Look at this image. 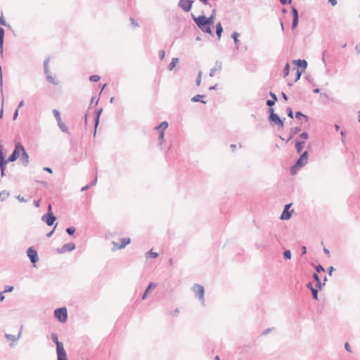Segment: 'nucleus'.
Here are the masks:
<instances>
[{"label":"nucleus","instance_id":"f257e3e1","mask_svg":"<svg viewBox=\"0 0 360 360\" xmlns=\"http://www.w3.org/2000/svg\"><path fill=\"white\" fill-rule=\"evenodd\" d=\"M53 342L56 345L57 360H68L67 353L63 344L58 340V335L52 333L51 335Z\"/></svg>","mask_w":360,"mask_h":360},{"label":"nucleus","instance_id":"f03ea898","mask_svg":"<svg viewBox=\"0 0 360 360\" xmlns=\"http://www.w3.org/2000/svg\"><path fill=\"white\" fill-rule=\"evenodd\" d=\"M193 19L198 27L204 32L212 34L211 25L206 22L205 15H200L198 17H195L193 15Z\"/></svg>","mask_w":360,"mask_h":360},{"label":"nucleus","instance_id":"7ed1b4c3","mask_svg":"<svg viewBox=\"0 0 360 360\" xmlns=\"http://www.w3.org/2000/svg\"><path fill=\"white\" fill-rule=\"evenodd\" d=\"M192 291L195 294L196 297L199 298L202 305L205 304V290L204 288L199 284H194L191 288Z\"/></svg>","mask_w":360,"mask_h":360},{"label":"nucleus","instance_id":"20e7f679","mask_svg":"<svg viewBox=\"0 0 360 360\" xmlns=\"http://www.w3.org/2000/svg\"><path fill=\"white\" fill-rule=\"evenodd\" d=\"M54 315L60 322L64 323L68 319L67 309L65 307L56 309L54 311Z\"/></svg>","mask_w":360,"mask_h":360},{"label":"nucleus","instance_id":"39448f33","mask_svg":"<svg viewBox=\"0 0 360 360\" xmlns=\"http://www.w3.org/2000/svg\"><path fill=\"white\" fill-rule=\"evenodd\" d=\"M21 150H22V145L20 143H15L14 150L8 158V161H15L20 156Z\"/></svg>","mask_w":360,"mask_h":360},{"label":"nucleus","instance_id":"423d86ee","mask_svg":"<svg viewBox=\"0 0 360 360\" xmlns=\"http://www.w3.org/2000/svg\"><path fill=\"white\" fill-rule=\"evenodd\" d=\"M120 240H121V243L120 245L117 243L112 241V244H113L112 250L113 251L124 248L131 242V239L129 238H121Z\"/></svg>","mask_w":360,"mask_h":360},{"label":"nucleus","instance_id":"0eeeda50","mask_svg":"<svg viewBox=\"0 0 360 360\" xmlns=\"http://www.w3.org/2000/svg\"><path fill=\"white\" fill-rule=\"evenodd\" d=\"M27 255L32 264H35L38 262L39 257L37 252L33 248L30 247L27 250Z\"/></svg>","mask_w":360,"mask_h":360},{"label":"nucleus","instance_id":"6e6552de","mask_svg":"<svg viewBox=\"0 0 360 360\" xmlns=\"http://www.w3.org/2000/svg\"><path fill=\"white\" fill-rule=\"evenodd\" d=\"M193 2L191 0H180L178 5L184 11L188 12L192 8Z\"/></svg>","mask_w":360,"mask_h":360},{"label":"nucleus","instance_id":"1a4fd4ad","mask_svg":"<svg viewBox=\"0 0 360 360\" xmlns=\"http://www.w3.org/2000/svg\"><path fill=\"white\" fill-rule=\"evenodd\" d=\"M56 220V217L53 214H46L41 217V221L46 222L48 226H52Z\"/></svg>","mask_w":360,"mask_h":360},{"label":"nucleus","instance_id":"9d476101","mask_svg":"<svg viewBox=\"0 0 360 360\" xmlns=\"http://www.w3.org/2000/svg\"><path fill=\"white\" fill-rule=\"evenodd\" d=\"M269 121L271 123H274V124L278 125L281 128L283 127V122L276 113H272V115H269Z\"/></svg>","mask_w":360,"mask_h":360},{"label":"nucleus","instance_id":"9b49d317","mask_svg":"<svg viewBox=\"0 0 360 360\" xmlns=\"http://www.w3.org/2000/svg\"><path fill=\"white\" fill-rule=\"evenodd\" d=\"M75 249V245L73 243H68L63 245L60 248L57 249V252L60 254L67 251H72Z\"/></svg>","mask_w":360,"mask_h":360},{"label":"nucleus","instance_id":"f8f14e48","mask_svg":"<svg viewBox=\"0 0 360 360\" xmlns=\"http://www.w3.org/2000/svg\"><path fill=\"white\" fill-rule=\"evenodd\" d=\"M308 161V152L304 151L300 158L296 162V166L297 167H303L307 163Z\"/></svg>","mask_w":360,"mask_h":360},{"label":"nucleus","instance_id":"ddd939ff","mask_svg":"<svg viewBox=\"0 0 360 360\" xmlns=\"http://www.w3.org/2000/svg\"><path fill=\"white\" fill-rule=\"evenodd\" d=\"M292 14L293 16V19H292L291 28L293 30L297 26L298 21H299L298 11L295 7H292Z\"/></svg>","mask_w":360,"mask_h":360},{"label":"nucleus","instance_id":"4468645a","mask_svg":"<svg viewBox=\"0 0 360 360\" xmlns=\"http://www.w3.org/2000/svg\"><path fill=\"white\" fill-rule=\"evenodd\" d=\"M20 161L24 166H27L29 163V155L22 146V150L20 151Z\"/></svg>","mask_w":360,"mask_h":360},{"label":"nucleus","instance_id":"2eb2a0df","mask_svg":"<svg viewBox=\"0 0 360 360\" xmlns=\"http://www.w3.org/2000/svg\"><path fill=\"white\" fill-rule=\"evenodd\" d=\"M291 206V204L286 205L285 206L284 210L283 211L280 219L282 220H288L291 217V212L288 211L289 207Z\"/></svg>","mask_w":360,"mask_h":360},{"label":"nucleus","instance_id":"dca6fc26","mask_svg":"<svg viewBox=\"0 0 360 360\" xmlns=\"http://www.w3.org/2000/svg\"><path fill=\"white\" fill-rule=\"evenodd\" d=\"M222 70V63L219 61H217L214 68L210 70V77H212L214 76L215 72L221 71Z\"/></svg>","mask_w":360,"mask_h":360},{"label":"nucleus","instance_id":"f3484780","mask_svg":"<svg viewBox=\"0 0 360 360\" xmlns=\"http://www.w3.org/2000/svg\"><path fill=\"white\" fill-rule=\"evenodd\" d=\"M155 287H156V284L155 283H152V282L150 283L149 285H148V287L146 288V289L145 290L143 295H142V299L145 300L147 297V296H148L150 289L155 288Z\"/></svg>","mask_w":360,"mask_h":360},{"label":"nucleus","instance_id":"a211bd4d","mask_svg":"<svg viewBox=\"0 0 360 360\" xmlns=\"http://www.w3.org/2000/svg\"><path fill=\"white\" fill-rule=\"evenodd\" d=\"M168 127V122L167 121L162 122L158 126L155 127V130L160 129V131L165 132Z\"/></svg>","mask_w":360,"mask_h":360},{"label":"nucleus","instance_id":"6ab92c4d","mask_svg":"<svg viewBox=\"0 0 360 360\" xmlns=\"http://www.w3.org/2000/svg\"><path fill=\"white\" fill-rule=\"evenodd\" d=\"M293 63H295L299 67L302 68L303 69H305L307 67V62L305 60H295Z\"/></svg>","mask_w":360,"mask_h":360},{"label":"nucleus","instance_id":"aec40b11","mask_svg":"<svg viewBox=\"0 0 360 360\" xmlns=\"http://www.w3.org/2000/svg\"><path fill=\"white\" fill-rule=\"evenodd\" d=\"M101 112H102V109L101 108L97 111L96 117V119H95V130H94V136H96V128H97V127H98V125L99 124V117H100V115H101Z\"/></svg>","mask_w":360,"mask_h":360},{"label":"nucleus","instance_id":"412c9836","mask_svg":"<svg viewBox=\"0 0 360 360\" xmlns=\"http://www.w3.org/2000/svg\"><path fill=\"white\" fill-rule=\"evenodd\" d=\"M300 131H301V129L300 127L291 128L290 131V137H289L288 140H290L291 139H292Z\"/></svg>","mask_w":360,"mask_h":360},{"label":"nucleus","instance_id":"4be33fe9","mask_svg":"<svg viewBox=\"0 0 360 360\" xmlns=\"http://www.w3.org/2000/svg\"><path fill=\"white\" fill-rule=\"evenodd\" d=\"M204 97H205V96H204V95H200V94H198V95H196V96H193V97L191 98V101H192V102H195H195H201V103H204V104H205V103H206V101L201 100V98H204Z\"/></svg>","mask_w":360,"mask_h":360},{"label":"nucleus","instance_id":"5701e85b","mask_svg":"<svg viewBox=\"0 0 360 360\" xmlns=\"http://www.w3.org/2000/svg\"><path fill=\"white\" fill-rule=\"evenodd\" d=\"M304 142V141H297L295 143V149L297 153H301Z\"/></svg>","mask_w":360,"mask_h":360},{"label":"nucleus","instance_id":"b1692460","mask_svg":"<svg viewBox=\"0 0 360 360\" xmlns=\"http://www.w3.org/2000/svg\"><path fill=\"white\" fill-rule=\"evenodd\" d=\"M222 32H223V28H222L221 24V22H218L216 25V34L219 39L221 37Z\"/></svg>","mask_w":360,"mask_h":360},{"label":"nucleus","instance_id":"393cba45","mask_svg":"<svg viewBox=\"0 0 360 360\" xmlns=\"http://www.w3.org/2000/svg\"><path fill=\"white\" fill-rule=\"evenodd\" d=\"M178 62H179L178 58H173L172 59L171 63L169 64L168 69L169 70H172L174 68V67L176 66V63H178Z\"/></svg>","mask_w":360,"mask_h":360},{"label":"nucleus","instance_id":"a878e982","mask_svg":"<svg viewBox=\"0 0 360 360\" xmlns=\"http://www.w3.org/2000/svg\"><path fill=\"white\" fill-rule=\"evenodd\" d=\"M6 339H8V340H11V341H13V342H15L16 340H18L20 336V333H19L18 337L13 335H11V334H6Z\"/></svg>","mask_w":360,"mask_h":360},{"label":"nucleus","instance_id":"bb28decb","mask_svg":"<svg viewBox=\"0 0 360 360\" xmlns=\"http://www.w3.org/2000/svg\"><path fill=\"white\" fill-rule=\"evenodd\" d=\"M46 79L48 82L51 84H53V85H57L58 83L56 81L55 78L51 75L49 73L46 75Z\"/></svg>","mask_w":360,"mask_h":360},{"label":"nucleus","instance_id":"cd10ccee","mask_svg":"<svg viewBox=\"0 0 360 360\" xmlns=\"http://www.w3.org/2000/svg\"><path fill=\"white\" fill-rule=\"evenodd\" d=\"M238 37H239V33H238L236 32H233L232 38H233V39L234 41V44L236 45L237 48H238V41H239V40L238 39Z\"/></svg>","mask_w":360,"mask_h":360},{"label":"nucleus","instance_id":"c85d7f7f","mask_svg":"<svg viewBox=\"0 0 360 360\" xmlns=\"http://www.w3.org/2000/svg\"><path fill=\"white\" fill-rule=\"evenodd\" d=\"M58 125L63 131L68 132L67 126L63 122H62L61 120L60 121V122H58Z\"/></svg>","mask_w":360,"mask_h":360},{"label":"nucleus","instance_id":"c756f323","mask_svg":"<svg viewBox=\"0 0 360 360\" xmlns=\"http://www.w3.org/2000/svg\"><path fill=\"white\" fill-rule=\"evenodd\" d=\"M49 58H47L45 60V61L44 63V73L46 75H48V73H49Z\"/></svg>","mask_w":360,"mask_h":360},{"label":"nucleus","instance_id":"7c9ffc66","mask_svg":"<svg viewBox=\"0 0 360 360\" xmlns=\"http://www.w3.org/2000/svg\"><path fill=\"white\" fill-rule=\"evenodd\" d=\"M146 257H152V258H156L158 257V253L157 252H153L152 250H149L147 253H146Z\"/></svg>","mask_w":360,"mask_h":360},{"label":"nucleus","instance_id":"2f4dec72","mask_svg":"<svg viewBox=\"0 0 360 360\" xmlns=\"http://www.w3.org/2000/svg\"><path fill=\"white\" fill-rule=\"evenodd\" d=\"M215 18L214 15H211L209 18L205 17V20L212 26L214 24Z\"/></svg>","mask_w":360,"mask_h":360},{"label":"nucleus","instance_id":"473e14b6","mask_svg":"<svg viewBox=\"0 0 360 360\" xmlns=\"http://www.w3.org/2000/svg\"><path fill=\"white\" fill-rule=\"evenodd\" d=\"M53 115H54L55 118L56 119L57 122H60L61 119H60V115L59 111L58 110L54 109L53 110Z\"/></svg>","mask_w":360,"mask_h":360},{"label":"nucleus","instance_id":"72a5a7b5","mask_svg":"<svg viewBox=\"0 0 360 360\" xmlns=\"http://www.w3.org/2000/svg\"><path fill=\"white\" fill-rule=\"evenodd\" d=\"M165 132L160 131L158 136L159 146H162L164 141Z\"/></svg>","mask_w":360,"mask_h":360},{"label":"nucleus","instance_id":"f704fd0d","mask_svg":"<svg viewBox=\"0 0 360 360\" xmlns=\"http://www.w3.org/2000/svg\"><path fill=\"white\" fill-rule=\"evenodd\" d=\"M295 117L298 120H300L301 117L305 118L306 120H308V117L304 114H302L300 111L296 112Z\"/></svg>","mask_w":360,"mask_h":360},{"label":"nucleus","instance_id":"c9c22d12","mask_svg":"<svg viewBox=\"0 0 360 360\" xmlns=\"http://www.w3.org/2000/svg\"><path fill=\"white\" fill-rule=\"evenodd\" d=\"M291 256H292V255H291L290 250H287L284 251L283 257H284L285 259H291Z\"/></svg>","mask_w":360,"mask_h":360},{"label":"nucleus","instance_id":"e433bc0d","mask_svg":"<svg viewBox=\"0 0 360 360\" xmlns=\"http://www.w3.org/2000/svg\"><path fill=\"white\" fill-rule=\"evenodd\" d=\"M100 76L97 75H94L89 77V80L91 82H96L100 79Z\"/></svg>","mask_w":360,"mask_h":360},{"label":"nucleus","instance_id":"4c0bfd02","mask_svg":"<svg viewBox=\"0 0 360 360\" xmlns=\"http://www.w3.org/2000/svg\"><path fill=\"white\" fill-rule=\"evenodd\" d=\"M289 72H290V65H289L288 63H287L285 65V67L284 70H283V77H287L288 75V74H289Z\"/></svg>","mask_w":360,"mask_h":360},{"label":"nucleus","instance_id":"58836bf2","mask_svg":"<svg viewBox=\"0 0 360 360\" xmlns=\"http://www.w3.org/2000/svg\"><path fill=\"white\" fill-rule=\"evenodd\" d=\"M8 160H0V168L1 169H6V165L8 162Z\"/></svg>","mask_w":360,"mask_h":360},{"label":"nucleus","instance_id":"ea45409f","mask_svg":"<svg viewBox=\"0 0 360 360\" xmlns=\"http://www.w3.org/2000/svg\"><path fill=\"white\" fill-rule=\"evenodd\" d=\"M301 167H297L296 166V163L295 164L294 166H292L290 169V173L292 175H295L297 172V169H300Z\"/></svg>","mask_w":360,"mask_h":360},{"label":"nucleus","instance_id":"a19ab883","mask_svg":"<svg viewBox=\"0 0 360 360\" xmlns=\"http://www.w3.org/2000/svg\"><path fill=\"white\" fill-rule=\"evenodd\" d=\"M129 20L133 27H138L139 26V23L136 21V20L134 18L131 17Z\"/></svg>","mask_w":360,"mask_h":360},{"label":"nucleus","instance_id":"79ce46f5","mask_svg":"<svg viewBox=\"0 0 360 360\" xmlns=\"http://www.w3.org/2000/svg\"><path fill=\"white\" fill-rule=\"evenodd\" d=\"M311 292L312 293L313 298L315 300H318V289L311 288Z\"/></svg>","mask_w":360,"mask_h":360},{"label":"nucleus","instance_id":"37998d69","mask_svg":"<svg viewBox=\"0 0 360 360\" xmlns=\"http://www.w3.org/2000/svg\"><path fill=\"white\" fill-rule=\"evenodd\" d=\"M66 232H67L68 234L72 236L75 232V229L74 227H72V226L68 227V228L66 229Z\"/></svg>","mask_w":360,"mask_h":360},{"label":"nucleus","instance_id":"c03bdc74","mask_svg":"<svg viewBox=\"0 0 360 360\" xmlns=\"http://www.w3.org/2000/svg\"><path fill=\"white\" fill-rule=\"evenodd\" d=\"M302 72V71H300L299 69L296 70V75H295V78L294 80L295 82H297L300 79Z\"/></svg>","mask_w":360,"mask_h":360},{"label":"nucleus","instance_id":"a18cd8bd","mask_svg":"<svg viewBox=\"0 0 360 360\" xmlns=\"http://www.w3.org/2000/svg\"><path fill=\"white\" fill-rule=\"evenodd\" d=\"M8 195V193H6L5 191L0 192V200H5V198H7Z\"/></svg>","mask_w":360,"mask_h":360},{"label":"nucleus","instance_id":"49530a36","mask_svg":"<svg viewBox=\"0 0 360 360\" xmlns=\"http://www.w3.org/2000/svg\"><path fill=\"white\" fill-rule=\"evenodd\" d=\"M201 77H202V72H198V77H197V79H196V85H197V86H200V83H201Z\"/></svg>","mask_w":360,"mask_h":360},{"label":"nucleus","instance_id":"de8ad7c7","mask_svg":"<svg viewBox=\"0 0 360 360\" xmlns=\"http://www.w3.org/2000/svg\"><path fill=\"white\" fill-rule=\"evenodd\" d=\"M340 134H341V141H342V143L343 145H345L346 144V141H345V131H340Z\"/></svg>","mask_w":360,"mask_h":360},{"label":"nucleus","instance_id":"09e8293b","mask_svg":"<svg viewBox=\"0 0 360 360\" xmlns=\"http://www.w3.org/2000/svg\"><path fill=\"white\" fill-rule=\"evenodd\" d=\"M287 113H288V116L290 118H293V112H292V110L291 108L288 107L287 108Z\"/></svg>","mask_w":360,"mask_h":360},{"label":"nucleus","instance_id":"8fccbe9b","mask_svg":"<svg viewBox=\"0 0 360 360\" xmlns=\"http://www.w3.org/2000/svg\"><path fill=\"white\" fill-rule=\"evenodd\" d=\"M4 33H5L4 30L2 27H0V41H4Z\"/></svg>","mask_w":360,"mask_h":360},{"label":"nucleus","instance_id":"3c124183","mask_svg":"<svg viewBox=\"0 0 360 360\" xmlns=\"http://www.w3.org/2000/svg\"><path fill=\"white\" fill-rule=\"evenodd\" d=\"M6 160V159H5V157L4 155L2 146H0V160Z\"/></svg>","mask_w":360,"mask_h":360},{"label":"nucleus","instance_id":"603ef678","mask_svg":"<svg viewBox=\"0 0 360 360\" xmlns=\"http://www.w3.org/2000/svg\"><path fill=\"white\" fill-rule=\"evenodd\" d=\"M300 136L302 139H307L309 138V134L307 132H303L300 135Z\"/></svg>","mask_w":360,"mask_h":360},{"label":"nucleus","instance_id":"864d4df0","mask_svg":"<svg viewBox=\"0 0 360 360\" xmlns=\"http://www.w3.org/2000/svg\"><path fill=\"white\" fill-rule=\"evenodd\" d=\"M165 51L161 50L159 51V56H160V60H163L165 58Z\"/></svg>","mask_w":360,"mask_h":360},{"label":"nucleus","instance_id":"5fc2aeb1","mask_svg":"<svg viewBox=\"0 0 360 360\" xmlns=\"http://www.w3.org/2000/svg\"><path fill=\"white\" fill-rule=\"evenodd\" d=\"M316 270L317 271V272L325 271V269L321 264L318 265L316 267Z\"/></svg>","mask_w":360,"mask_h":360},{"label":"nucleus","instance_id":"6e6d98bb","mask_svg":"<svg viewBox=\"0 0 360 360\" xmlns=\"http://www.w3.org/2000/svg\"><path fill=\"white\" fill-rule=\"evenodd\" d=\"M276 101L273 100H267L266 105L269 107L273 106L275 104Z\"/></svg>","mask_w":360,"mask_h":360},{"label":"nucleus","instance_id":"4d7b16f0","mask_svg":"<svg viewBox=\"0 0 360 360\" xmlns=\"http://www.w3.org/2000/svg\"><path fill=\"white\" fill-rule=\"evenodd\" d=\"M0 24L4 25V26H6L7 25V23H6V20H4L3 16H0Z\"/></svg>","mask_w":360,"mask_h":360},{"label":"nucleus","instance_id":"13d9d810","mask_svg":"<svg viewBox=\"0 0 360 360\" xmlns=\"http://www.w3.org/2000/svg\"><path fill=\"white\" fill-rule=\"evenodd\" d=\"M321 287H322V283H321V281L316 282V289L320 290V289H321Z\"/></svg>","mask_w":360,"mask_h":360},{"label":"nucleus","instance_id":"bf43d9fd","mask_svg":"<svg viewBox=\"0 0 360 360\" xmlns=\"http://www.w3.org/2000/svg\"><path fill=\"white\" fill-rule=\"evenodd\" d=\"M16 198L21 202H25L27 200L22 196L18 195Z\"/></svg>","mask_w":360,"mask_h":360},{"label":"nucleus","instance_id":"052dcab7","mask_svg":"<svg viewBox=\"0 0 360 360\" xmlns=\"http://www.w3.org/2000/svg\"><path fill=\"white\" fill-rule=\"evenodd\" d=\"M313 278H314V281H315L316 282H318V281H321V280H320V278H319V276H318V274H317L316 273H314V274H313Z\"/></svg>","mask_w":360,"mask_h":360},{"label":"nucleus","instance_id":"680f3d73","mask_svg":"<svg viewBox=\"0 0 360 360\" xmlns=\"http://www.w3.org/2000/svg\"><path fill=\"white\" fill-rule=\"evenodd\" d=\"M270 96L272 98V100L274 101H277V96H276L275 94L272 93V92H270Z\"/></svg>","mask_w":360,"mask_h":360},{"label":"nucleus","instance_id":"e2e57ef3","mask_svg":"<svg viewBox=\"0 0 360 360\" xmlns=\"http://www.w3.org/2000/svg\"><path fill=\"white\" fill-rule=\"evenodd\" d=\"M280 2H281V4L285 5L287 4H290L291 3V0H280Z\"/></svg>","mask_w":360,"mask_h":360},{"label":"nucleus","instance_id":"0e129e2a","mask_svg":"<svg viewBox=\"0 0 360 360\" xmlns=\"http://www.w3.org/2000/svg\"><path fill=\"white\" fill-rule=\"evenodd\" d=\"M18 116V108H17L13 114V120H15Z\"/></svg>","mask_w":360,"mask_h":360},{"label":"nucleus","instance_id":"69168bd1","mask_svg":"<svg viewBox=\"0 0 360 360\" xmlns=\"http://www.w3.org/2000/svg\"><path fill=\"white\" fill-rule=\"evenodd\" d=\"M345 349H346L347 351H348V352H351L350 346H349V343H348V342H346V343L345 344Z\"/></svg>","mask_w":360,"mask_h":360},{"label":"nucleus","instance_id":"338daca9","mask_svg":"<svg viewBox=\"0 0 360 360\" xmlns=\"http://www.w3.org/2000/svg\"><path fill=\"white\" fill-rule=\"evenodd\" d=\"M91 186L90 184H88L84 187L82 188L81 191H86L87 189H89Z\"/></svg>","mask_w":360,"mask_h":360},{"label":"nucleus","instance_id":"774afa93","mask_svg":"<svg viewBox=\"0 0 360 360\" xmlns=\"http://www.w3.org/2000/svg\"><path fill=\"white\" fill-rule=\"evenodd\" d=\"M355 49L358 53H360V42L356 45Z\"/></svg>","mask_w":360,"mask_h":360}]
</instances>
